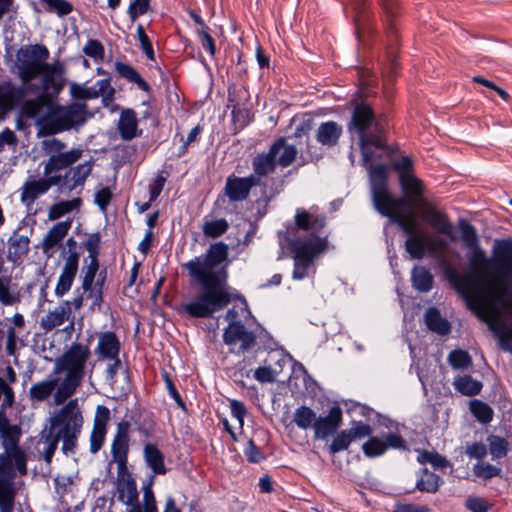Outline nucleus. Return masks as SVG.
Here are the masks:
<instances>
[{
	"instance_id": "nucleus-37",
	"label": "nucleus",
	"mask_w": 512,
	"mask_h": 512,
	"mask_svg": "<svg viewBox=\"0 0 512 512\" xmlns=\"http://www.w3.org/2000/svg\"><path fill=\"white\" fill-rule=\"evenodd\" d=\"M493 250L498 262L508 264L512 260V240L495 241Z\"/></svg>"
},
{
	"instance_id": "nucleus-45",
	"label": "nucleus",
	"mask_w": 512,
	"mask_h": 512,
	"mask_svg": "<svg viewBox=\"0 0 512 512\" xmlns=\"http://www.w3.org/2000/svg\"><path fill=\"white\" fill-rule=\"evenodd\" d=\"M228 228V223L224 219L206 221L203 224V232L208 237H218Z\"/></svg>"
},
{
	"instance_id": "nucleus-14",
	"label": "nucleus",
	"mask_w": 512,
	"mask_h": 512,
	"mask_svg": "<svg viewBox=\"0 0 512 512\" xmlns=\"http://www.w3.org/2000/svg\"><path fill=\"white\" fill-rule=\"evenodd\" d=\"M44 179L31 180L22 187L21 200L26 205H32L34 201L45 194L52 186L61 181L60 176H45Z\"/></svg>"
},
{
	"instance_id": "nucleus-38",
	"label": "nucleus",
	"mask_w": 512,
	"mask_h": 512,
	"mask_svg": "<svg viewBox=\"0 0 512 512\" xmlns=\"http://www.w3.org/2000/svg\"><path fill=\"white\" fill-rule=\"evenodd\" d=\"M384 145L385 143L380 137H368L364 134L361 136V150L366 165L373 159L372 147L382 148Z\"/></svg>"
},
{
	"instance_id": "nucleus-26",
	"label": "nucleus",
	"mask_w": 512,
	"mask_h": 512,
	"mask_svg": "<svg viewBox=\"0 0 512 512\" xmlns=\"http://www.w3.org/2000/svg\"><path fill=\"white\" fill-rule=\"evenodd\" d=\"M15 487L10 478L0 477V512H13Z\"/></svg>"
},
{
	"instance_id": "nucleus-4",
	"label": "nucleus",
	"mask_w": 512,
	"mask_h": 512,
	"mask_svg": "<svg viewBox=\"0 0 512 512\" xmlns=\"http://www.w3.org/2000/svg\"><path fill=\"white\" fill-rule=\"evenodd\" d=\"M49 52L41 45H31L22 48L18 53V69L23 88L0 86V115L10 109L14 102L29 89V82L37 75L43 76V87L46 91L52 89L56 94L64 88L65 67L62 63H45Z\"/></svg>"
},
{
	"instance_id": "nucleus-16",
	"label": "nucleus",
	"mask_w": 512,
	"mask_h": 512,
	"mask_svg": "<svg viewBox=\"0 0 512 512\" xmlns=\"http://www.w3.org/2000/svg\"><path fill=\"white\" fill-rule=\"evenodd\" d=\"M81 155L82 151L79 149L51 155L44 164V176H57V172L75 163Z\"/></svg>"
},
{
	"instance_id": "nucleus-42",
	"label": "nucleus",
	"mask_w": 512,
	"mask_h": 512,
	"mask_svg": "<svg viewBox=\"0 0 512 512\" xmlns=\"http://www.w3.org/2000/svg\"><path fill=\"white\" fill-rule=\"evenodd\" d=\"M29 250V239L25 236L15 237L9 246V255L14 260L21 258Z\"/></svg>"
},
{
	"instance_id": "nucleus-49",
	"label": "nucleus",
	"mask_w": 512,
	"mask_h": 512,
	"mask_svg": "<svg viewBox=\"0 0 512 512\" xmlns=\"http://www.w3.org/2000/svg\"><path fill=\"white\" fill-rule=\"evenodd\" d=\"M449 362L455 369H464L471 364V359L467 352L456 350L450 353Z\"/></svg>"
},
{
	"instance_id": "nucleus-57",
	"label": "nucleus",
	"mask_w": 512,
	"mask_h": 512,
	"mask_svg": "<svg viewBox=\"0 0 512 512\" xmlns=\"http://www.w3.org/2000/svg\"><path fill=\"white\" fill-rule=\"evenodd\" d=\"M15 467L12 464L8 453L4 450L3 454H0V477H6L12 479L14 477Z\"/></svg>"
},
{
	"instance_id": "nucleus-31",
	"label": "nucleus",
	"mask_w": 512,
	"mask_h": 512,
	"mask_svg": "<svg viewBox=\"0 0 512 512\" xmlns=\"http://www.w3.org/2000/svg\"><path fill=\"white\" fill-rule=\"evenodd\" d=\"M144 457L147 465L155 474H164L166 469L162 453L152 444H148L144 449Z\"/></svg>"
},
{
	"instance_id": "nucleus-59",
	"label": "nucleus",
	"mask_w": 512,
	"mask_h": 512,
	"mask_svg": "<svg viewBox=\"0 0 512 512\" xmlns=\"http://www.w3.org/2000/svg\"><path fill=\"white\" fill-rule=\"evenodd\" d=\"M68 113L72 118L74 125L82 124L85 121V105L84 104H72L68 106Z\"/></svg>"
},
{
	"instance_id": "nucleus-47",
	"label": "nucleus",
	"mask_w": 512,
	"mask_h": 512,
	"mask_svg": "<svg viewBox=\"0 0 512 512\" xmlns=\"http://www.w3.org/2000/svg\"><path fill=\"white\" fill-rule=\"evenodd\" d=\"M70 94L74 98L79 99H94L99 97L98 91L95 88L86 87L81 84L71 83L70 84Z\"/></svg>"
},
{
	"instance_id": "nucleus-30",
	"label": "nucleus",
	"mask_w": 512,
	"mask_h": 512,
	"mask_svg": "<svg viewBox=\"0 0 512 512\" xmlns=\"http://www.w3.org/2000/svg\"><path fill=\"white\" fill-rule=\"evenodd\" d=\"M81 205L80 198H73L71 200L60 201L58 203L53 204L48 210V220L54 221L57 220L70 212L77 210Z\"/></svg>"
},
{
	"instance_id": "nucleus-40",
	"label": "nucleus",
	"mask_w": 512,
	"mask_h": 512,
	"mask_svg": "<svg viewBox=\"0 0 512 512\" xmlns=\"http://www.w3.org/2000/svg\"><path fill=\"white\" fill-rule=\"evenodd\" d=\"M413 284L420 291H427L431 288L432 278L429 272L422 268L416 267L412 274Z\"/></svg>"
},
{
	"instance_id": "nucleus-12",
	"label": "nucleus",
	"mask_w": 512,
	"mask_h": 512,
	"mask_svg": "<svg viewBox=\"0 0 512 512\" xmlns=\"http://www.w3.org/2000/svg\"><path fill=\"white\" fill-rule=\"evenodd\" d=\"M372 434V429L369 425L363 422L354 423L349 429L341 431L332 441L330 445L331 453L348 448L350 443L355 440H361Z\"/></svg>"
},
{
	"instance_id": "nucleus-60",
	"label": "nucleus",
	"mask_w": 512,
	"mask_h": 512,
	"mask_svg": "<svg viewBox=\"0 0 512 512\" xmlns=\"http://www.w3.org/2000/svg\"><path fill=\"white\" fill-rule=\"evenodd\" d=\"M277 373L270 367H259L254 371V377L261 383L273 382Z\"/></svg>"
},
{
	"instance_id": "nucleus-56",
	"label": "nucleus",
	"mask_w": 512,
	"mask_h": 512,
	"mask_svg": "<svg viewBox=\"0 0 512 512\" xmlns=\"http://www.w3.org/2000/svg\"><path fill=\"white\" fill-rule=\"evenodd\" d=\"M110 419V411L107 407L98 405L96 407L93 427L107 429V423Z\"/></svg>"
},
{
	"instance_id": "nucleus-9",
	"label": "nucleus",
	"mask_w": 512,
	"mask_h": 512,
	"mask_svg": "<svg viewBox=\"0 0 512 512\" xmlns=\"http://www.w3.org/2000/svg\"><path fill=\"white\" fill-rule=\"evenodd\" d=\"M327 248V241L324 238L311 236L305 240H298L292 244L294 253L295 268L293 278L300 280L305 277L306 271L313 259Z\"/></svg>"
},
{
	"instance_id": "nucleus-34",
	"label": "nucleus",
	"mask_w": 512,
	"mask_h": 512,
	"mask_svg": "<svg viewBox=\"0 0 512 512\" xmlns=\"http://www.w3.org/2000/svg\"><path fill=\"white\" fill-rule=\"evenodd\" d=\"M115 69L121 77L136 83L141 89H147L146 82L133 67L122 62H116Z\"/></svg>"
},
{
	"instance_id": "nucleus-15",
	"label": "nucleus",
	"mask_w": 512,
	"mask_h": 512,
	"mask_svg": "<svg viewBox=\"0 0 512 512\" xmlns=\"http://www.w3.org/2000/svg\"><path fill=\"white\" fill-rule=\"evenodd\" d=\"M79 255L75 251H70L65 259L61 274L58 278L55 294L57 296H63L67 293L74 281V278L78 271Z\"/></svg>"
},
{
	"instance_id": "nucleus-50",
	"label": "nucleus",
	"mask_w": 512,
	"mask_h": 512,
	"mask_svg": "<svg viewBox=\"0 0 512 512\" xmlns=\"http://www.w3.org/2000/svg\"><path fill=\"white\" fill-rule=\"evenodd\" d=\"M490 453L493 458H500L506 455L507 443L498 436L488 438Z\"/></svg>"
},
{
	"instance_id": "nucleus-35",
	"label": "nucleus",
	"mask_w": 512,
	"mask_h": 512,
	"mask_svg": "<svg viewBox=\"0 0 512 512\" xmlns=\"http://www.w3.org/2000/svg\"><path fill=\"white\" fill-rule=\"evenodd\" d=\"M372 120V112L367 106H359L355 109L351 125L361 133L368 127Z\"/></svg>"
},
{
	"instance_id": "nucleus-39",
	"label": "nucleus",
	"mask_w": 512,
	"mask_h": 512,
	"mask_svg": "<svg viewBox=\"0 0 512 512\" xmlns=\"http://www.w3.org/2000/svg\"><path fill=\"white\" fill-rule=\"evenodd\" d=\"M295 222L298 228L310 229L314 227H321L323 220L314 216L304 210H298L295 216Z\"/></svg>"
},
{
	"instance_id": "nucleus-58",
	"label": "nucleus",
	"mask_w": 512,
	"mask_h": 512,
	"mask_svg": "<svg viewBox=\"0 0 512 512\" xmlns=\"http://www.w3.org/2000/svg\"><path fill=\"white\" fill-rule=\"evenodd\" d=\"M230 409L232 416L236 419L238 423V428L241 430L244 425V416L246 414V410L243 403L237 400H231Z\"/></svg>"
},
{
	"instance_id": "nucleus-52",
	"label": "nucleus",
	"mask_w": 512,
	"mask_h": 512,
	"mask_svg": "<svg viewBox=\"0 0 512 512\" xmlns=\"http://www.w3.org/2000/svg\"><path fill=\"white\" fill-rule=\"evenodd\" d=\"M150 6V0H132L128 7V14L132 21H135L140 15L145 14Z\"/></svg>"
},
{
	"instance_id": "nucleus-32",
	"label": "nucleus",
	"mask_w": 512,
	"mask_h": 512,
	"mask_svg": "<svg viewBox=\"0 0 512 512\" xmlns=\"http://www.w3.org/2000/svg\"><path fill=\"white\" fill-rule=\"evenodd\" d=\"M315 421V412L307 406H301L294 412V422L301 429L314 428Z\"/></svg>"
},
{
	"instance_id": "nucleus-1",
	"label": "nucleus",
	"mask_w": 512,
	"mask_h": 512,
	"mask_svg": "<svg viewBox=\"0 0 512 512\" xmlns=\"http://www.w3.org/2000/svg\"><path fill=\"white\" fill-rule=\"evenodd\" d=\"M228 247L223 243L212 244L202 257L185 263L189 275L200 285L196 297L183 301L180 310L191 317L207 318L222 310L233 299L227 283L224 265Z\"/></svg>"
},
{
	"instance_id": "nucleus-23",
	"label": "nucleus",
	"mask_w": 512,
	"mask_h": 512,
	"mask_svg": "<svg viewBox=\"0 0 512 512\" xmlns=\"http://www.w3.org/2000/svg\"><path fill=\"white\" fill-rule=\"evenodd\" d=\"M61 380V376H57L33 384L29 390L30 398L37 401H43L47 399L53 393V391L55 393L59 388Z\"/></svg>"
},
{
	"instance_id": "nucleus-29",
	"label": "nucleus",
	"mask_w": 512,
	"mask_h": 512,
	"mask_svg": "<svg viewBox=\"0 0 512 512\" xmlns=\"http://www.w3.org/2000/svg\"><path fill=\"white\" fill-rule=\"evenodd\" d=\"M118 129L121 137L130 140L137 136V118L132 110H124L119 119Z\"/></svg>"
},
{
	"instance_id": "nucleus-61",
	"label": "nucleus",
	"mask_w": 512,
	"mask_h": 512,
	"mask_svg": "<svg viewBox=\"0 0 512 512\" xmlns=\"http://www.w3.org/2000/svg\"><path fill=\"white\" fill-rule=\"evenodd\" d=\"M42 144L45 153L50 156L53 154L63 153L62 150L65 148V144L56 138L44 140Z\"/></svg>"
},
{
	"instance_id": "nucleus-33",
	"label": "nucleus",
	"mask_w": 512,
	"mask_h": 512,
	"mask_svg": "<svg viewBox=\"0 0 512 512\" xmlns=\"http://www.w3.org/2000/svg\"><path fill=\"white\" fill-rule=\"evenodd\" d=\"M455 388L464 395L472 396L480 392L482 384L469 376H462L454 381Z\"/></svg>"
},
{
	"instance_id": "nucleus-64",
	"label": "nucleus",
	"mask_w": 512,
	"mask_h": 512,
	"mask_svg": "<svg viewBox=\"0 0 512 512\" xmlns=\"http://www.w3.org/2000/svg\"><path fill=\"white\" fill-rule=\"evenodd\" d=\"M91 169H92L91 165L87 162L78 165L73 170V180H74L75 184H77V185L82 184L84 182V180L87 178V176L90 174Z\"/></svg>"
},
{
	"instance_id": "nucleus-55",
	"label": "nucleus",
	"mask_w": 512,
	"mask_h": 512,
	"mask_svg": "<svg viewBox=\"0 0 512 512\" xmlns=\"http://www.w3.org/2000/svg\"><path fill=\"white\" fill-rule=\"evenodd\" d=\"M492 504L480 497H469L466 500V507L471 512H488Z\"/></svg>"
},
{
	"instance_id": "nucleus-20",
	"label": "nucleus",
	"mask_w": 512,
	"mask_h": 512,
	"mask_svg": "<svg viewBox=\"0 0 512 512\" xmlns=\"http://www.w3.org/2000/svg\"><path fill=\"white\" fill-rule=\"evenodd\" d=\"M275 163L283 167L290 165L296 158L297 149L294 145L287 144L283 139L278 140L270 149Z\"/></svg>"
},
{
	"instance_id": "nucleus-53",
	"label": "nucleus",
	"mask_w": 512,
	"mask_h": 512,
	"mask_svg": "<svg viewBox=\"0 0 512 512\" xmlns=\"http://www.w3.org/2000/svg\"><path fill=\"white\" fill-rule=\"evenodd\" d=\"M3 397L2 408L11 407L14 403V392L5 378L0 377V398Z\"/></svg>"
},
{
	"instance_id": "nucleus-17",
	"label": "nucleus",
	"mask_w": 512,
	"mask_h": 512,
	"mask_svg": "<svg viewBox=\"0 0 512 512\" xmlns=\"http://www.w3.org/2000/svg\"><path fill=\"white\" fill-rule=\"evenodd\" d=\"M342 422V411L339 407H332L327 416L316 417L314 423L315 437L325 438L335 432Z\"/></svg>"
},
{
	"instance_id": "nucleus-3",
	"label": "nucleus",
	"mask_w": 512,
	"mask_h": 512,
	"mask_svg": "<svg viewBox=\"0 0 512 512\" xmlns=\"http://www.w3.org/2000/svg\"><path fill=\"white\" fill-rule=\"evenodd\" d=\"M388 167L377 165L369 169L372 200L375 209L396 222L408 234L405 249L414 259H421L425 253L439 254L447 247V242L440 236L418 230L419 222L413 211L401 212L404 198H394L386 188Z\"/></svg>"
},
{
	"instance_id": "nucleus-25",
	"label": "nucleus",
	"mask_w": 512,
	"mask_h": 512,
	"mask_svg": "<svg viewBox=\"0 0 512 512\" xmlns=\"http://www.w3.org/2000/svg\"><path fill=\"white\" fill-rule=\"evenodd\" d=\"M253 185L254 181L252 177L228 179L226 194L231 200H242L248 195Z\"/></svg>"
},
{
	"instance_id": "nucleus-63",
	"label": "nucleus",
	"mask_w": 512,
	"mask_h": 512,
	"mask_svg": "<svg viewBox=\"0 0 512 512\" xmlns=\"http://www.w3.org/2000/svg\"><path fill=\"white\" fill-rule=\"evenodd\" d=\"M49 8L56 10L60 15H67L72 11V5L66 0H44Z\"/></svg>"
},
{
	"instance_id": "nucleus-18",
	"label": "nucleus",
	"mask_w": 512,
	"mask_h": 512,
	"mask_svg": "<svg viewBox=\"0 0 512 512\" xmlns=\"http://www.w3.org/2000/svg\"><path fill=\"white\" fill-rule=\"evenodd\" d=\"M71 226L72 221L66 220L56 223L51 229H49L42 240L41 245L43 253L49 255L51 250L64 239Z\"/></svg>"
},
{
	"instance_id": "nucleus-44",
	"label": "nucleus",
	"mask_w": 512,
	"mask_h": 512,
	"mask_svg": "<svg viewBox=\"0 0 512 512\" xmlns=\"http://www.w3.org/2000/svg\"><path fill=\"white\" fill-rule=\"evenodd\" d=\"M6 453H8V456L10 457L13 466L17 471L20 472V474L24 475L27 471L26 469V461L27 457L25 452L20 447L11 448L8 450H5Z\"/></svg>"
},
{
	"instance_id": "nucleus-48",
	"label": "nucleus",
	"mask_w": 512,
	"mask_h": 512,
	"mask_svg": "<svg viewBox=\"0 0 512 512\" xmlns=\"http://www.w3.org/2000/svg\"><path fill=\"white\" fill-rule=\"evenodd\" d=\"M473 472L477 477L487 480L498 476L501 470L489 463L479 462L474 465Z\"/></svg>"
},
{
	"instance_id": "nucleus-10",
	"label": "nucleus",
	"mask_w": 512,
	"mask_h": 512,
	"mask_svg": "<svg viewBox=\"0 0 512 512\" xmlns=\"http://www.w3.org/2000/svg\"><path fill=\"white\" fill-rule=\"evenodd\" d=\"M226 320L229 321L228 327L224 330L223 341L232 349L239 345L240 350L245 351L254 344V335L247 331L245 327L236 322V312L230 309L226 313Z\"/></svg>"
},
{
	"instance_id": "nucleus-2",
	"label": "nucleus",
	"mask_w": 512,
	"mask_h": 512,
	"mask_svg": "<svg viewBox=\"0 0 512 512\" xmlns=\"http://www.w3.org/2000/svg\"><path fill=\"white\" fill-rule=\"evenodd\" d=\"M458 290L467 306L500 338L502 346L512 352V327H507L502 312L512 313V298L506 293L502 277L480 267L461 279Z\"/></svg>"
},
{
	"instance_id": "nucleus-43",
	"label": "nucleus",
	"mask_w": 512,
	"mask_h": 512,
	"mask_svg": "<svg viewBox=\"0 0 512 512\" xmlns=\"http://www.w3.org/2000/svg\"><path fill=\"white\" fill-rule=\"evenodd\" d=\"M470 410L473 415L482 423H488L492 419V410L491 408L478 400H473L470 402Z\"/></svg>"
},
{
	"instance_id": "nucleus-5",
	"label": "nucleus",
	"mask_w": 512,
	"mask_h": 512,
	"mask_svg": "<svg viewBox=\"0 0 512 512\" xmlns=\"http://www.w3.org/2000/svg\"><path fill=\"white\" fill-rule=\"evenodd\" d=\"M90 357V349L86 345L75 343L58 359H56L53 373H61L59 388L54 394L56 405L64 403L70 398L80 386L84 378L86 362Z\"/></svg>"
},
{
	"instance_id": "nucleus-8",
	"label": "nucleus",
	"mask_w": 512,
	"mask_h": 512,
	"mask_svg": "<svg viewBox=\"0 0 512 512\" xmlns=\"http://www.w3.org/2000/svg\"><path fill=\"white\" fill-rule=\"evenodd\" d=\"M128 438L125 434H118L111 446L112 463L116 464L117 474L115 480V495L124 505L138 502L136 481L127 466Z\"/></svg>"
},
{
	"instance_id": "nucleus-27",
	"label": "nucleus",
	"mask_w": 512,
	"mask_h": 512,
	"mask_svg": "<svg viewBox=\"0 0 512 512\" xmlns=\"http://www.w3.org/2000/svg\"><path fill=\"white\" fill-rule=\"evenodd\" d=\"M400 184L408 200H417L422 193V183L410 171H404L400 175Z\"/></svg>"
},
{
	"instance_id": "nucleus-7",
	"label": "nucleus",
	"mask_w": 512,
	"mask_h": 512,
	"mask_svg": "<svg viewBox=\"0 0 512 512\" xmlns=\"http://www.w3.org/2000/svg\"><path fill=\"white\" fill-rule=\"evenodd\" d=\"M84 424L78 399H71L49 418V429L61 437L62 450H74Z\"/></svg>"
},
{
	"instance_id": "nucleus-6",
	"label": "nucleus",
	"mask_w": 512,
	"mask_h": 512,
	"mask_svg": "<svg viewBox=\"0 0 512 512\" xmlns=\"http://www.w3.org/2000/svg\"><path fill=\"white\" fill-rule=\"evenodd\" d=\"M22 114L36 118L38 124L49 127L52 133L68 130L74 126L68 107L56 104L46 93L34 100L26 101L22 106Z\"/></svg>"
},
{
	"instance_id": "nucleus-19",
	"label": "nucleus",
	"mask_w": 512,
	"mask_h": 512,
	"mask_svg": "<svg viewBox=\"0 0 512 512\" xmlns=\"http://www.w3.org/2000/svg\"><path fill=\"white\" fill-rule=\"evenodd\" d=\"M20 436V428L17 425H11L5 417L0 416V442L3 449L19 447Z\"/></svg>"
},
{
	"instance_id": "nucleus-36",
	"label": "nucleus",
	"mask_w": 512,
	"mask_h": 512,
	"mask_svg": "<svg viewBox=\"0 0 512 512\" xmlns=\"http://www.w3.org/2000/svg\"><path fill=\"white\" fill-rule=\"evenodd\" d=\"M425 319L428 327L437 333L445 334L450 329L448 322L442 319L435 309H429L426 312Z\"/></svg>"
},
{
	"instance_id": "nucleus-21",
	"label": "nucleus",
	"mask_w": 512,
	"mask_h": 512,
	"mask_svg": "<svg viewBox=\"0 0 512 512\" xmlns=\"http://www.w3.org/2000/svg\"><path fill=\"white\" fill-rule=\"evenodd\" d=\"M70 314L69 303L66 302L49 311L40 321V326L45 331H50L62 325Z\"/></svg>"
},
{
	"instance_id": "nucleus-46",
	"label": "nucleus",
	"mask_w": 512,
	"mask_h": 512,
	"mask_svg": "<svg viewBox=\"0 0 512 512\" xmlns=\"http://www.w3.org/2000/svg\"><path fill=\"white\" fill-rule=\"evenodd\" d=\"M440 479L437 475L425 472L422 478L417 482V487L421 491L434 493L438 490Z\"/></svg>"
},
{
	"instance_id": "nucleus-11",
	"label": "nucleus",
	"mask_w": 512,
	"mask_h": 512,
	"mask_svg": "<svg viewBox=\"0 0 512 512\" xmlns=\"http://www.w3.org/2000/svg\"><path fill=\"white\" fill-rule=\"evenodd\" d=\"M366 438L361 448L364 455L368 458L379 457L383 455L388 448H401L404 444L403 439L393 433H389L384 437L371 436L370 434Z\"/></svg>"
},
{
	"instance_id": "nucleus-51",
	"label": "nucleus",
	"mask_w": 512,
	"mask_h": 512,
	"mask_svg": "<svg viewBox=\"0 0 512 512\" xmlns=\"http://www.w3.org/2000/svg\"><path fill=\"white\" fill-rule=\"evenodd\" d=\"M418 461L420 463H430L436 468H444L448 462L439 454L433 452L422 451L418 454Z\"/></svg>"
},
{
	"instance_id": "nucleus-13",
	"label": "nucleus",
	"mask_w": 512,
	"mask_h": 512,
	"mask_svg": "<svg viewBox=\"0 0 512 512\" xmlns=\"http://www.w3.org/2000/svg\"><path fill=\"white\" fill-rule=\"evenodd\" d=\"M419 206L423 208L424 220L437 232L448 236L454 240L453 226L448 217L434 206L426 203L423 199H419Z\"/></svg>"
},
{
	"instance_id": "nucleus-28",
	"label": "nucleus",
	"mask_w": 512,
	"mask_h": 512,
	"mask_svg": "<svg viewBox=\"0 0 512 512\" xmlns=\"http://www.w3.org/2000/svg\"><path fill=\"white\" fill-rule=\"evenodd\" d=\"M60 440L61 437L51 429L48 428L42 431L39 446H41L40 451L47 463L51 462Z\"/></svg>"
},
{
	"instance_id": "nucleus-24",
	"label": "nucleus",
	"mask_w": 512,
	"mask_h": 512,
	"mask_svg": "<svg viewBox=\"0 0 512 512\" xmlns=\"http://www.w3.org/2000/svg\"><path fill=\"white\" fill-rule=\"evenodd\" d=\"M120 344L116 335L105 332L99 336L96 352L103 358L114 359L119 353Z\"/></svg>"
},
{
	"instance_id": "nucleus-41",
	"label": "nucleus",
	"mask_w": 512,
	"mask_h": 512,
	"mask_svg": "<svg viewBox=\"0 0 512 512\" xmlns=\"http://www.w3.org/2000/svg\"><path fill=\"white\" fill-rule=\"evenodd\" d=\"M255 172L259 175H266L274 170L276 165L274 158L271 156V151L266 155H259L254 160Z\"/></svg>"
},
{
	"instance_id": "nucleus-22",
	"label": "nucleus",
	"mask_w": 512,
	"mask_h": 512,
	"mask_svg": "<svg viewBox=\"0 0 512 512\" xmlns=\"http://www.w3.org/2000/svg\"><path fill=\"white\" fill-rule=\"evenodd\" d=\"M342 134V127L334 121L322 123L316 131L317 141L324 146H333Z\"/></svg>"
},
{
	"instance_id": "nucleus-62",
	"label": "nucleus",
	"mask_w": 512,
	"mask_h": 512,
	"mask_svg": "<svg viewBox=\"0 0 512 512\" xmlns=\"http://www.w3.org/2000/svg\"><path fill=\"white\" fill-rule=\"evenodd\" d=\"M17 301L15 293L11 292L8 284L0 279V302L4 305H12Z\"/></svg>"
},
{
	"instance_id": "nucleus-54",
	"label": "nucleus",
	"mask_w": 512,
	"mask_h": 512,
	"mask_svg": "<svg viewBox=\"0 0 512 512\" xmlns=\"http://www.w3.org/2000/svg\"><path fill=\"white\" fill-rule=\"evenodd\" d=\"M107 429L93 427L90 435V451L96 453L103 445Z\"/></svg>"
}]
</instances>
